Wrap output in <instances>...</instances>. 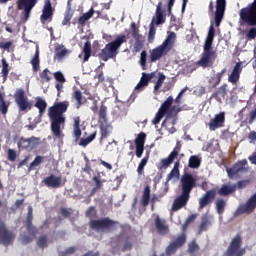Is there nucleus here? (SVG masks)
<instances>
[{
	"mask_svg": "<svg viewBox=\"0 0 256 256\" xmlns=\"http://www.w3.org/2000/svg\"><path fill=\"white\" fill-rule=\"evenodd\" d=\"M67 109H69V101L56 102L48 109V117L50 119V129L52 131V135L55 137V139L61 141V143H63V139H65L63 129H65V113H67Z\"/></svg>",
	"mask_w": 256,
	"mask_h": 256,
	"instance_id": "obj_1",
	"label": "nucleus"
},
{
	"mask_svg": "<svg viewBox=\"0 0 256 256\" xmlns=\"http://www.w3.org/2000/svg\"><path fill=\"white\" fill-rule=\"evenodd\" d=\"M181 193L174 199L172 204V211L177 212L187 207L189 199H191V191L197 186L195 178L189 174H184L180 179Z\"/></svg>",
	"mask_w": 256,
	"mask_h": 256,
	"instance_id": "obj_2",
	"label": "nucleus"
},
{
	"mask_svg": "<svg viewBox=\"0 0 256 256\" xmlns=\"http://www.w3.org/2000/svg\"><path fill=\"white\" fill-rule=\"evenodd\" d=\"M213 39H215V27L211 25L204 42L202 57L197 62V65L199 67H203V69H207V67H213L215 59H217V52L213 50Z\"/></svg>",
	"mask_w": 256,
	"mask_h": 256,
	"instance_id": "obj_3",
	"label": "nucleus"
},
{
	"mask_svg": "<svg viewBox=\"0 0 256 256\" xmlns=\"http://www.w3.org/2000/svg\"><path fill=\"white\" fill-rule=\"evenodd\" d=\"M123 43H127V36L120 34L112 42L105 45L98 54L99 59L105 62L109 61V59H117L119 49H121Z\"/></svg>",
	"mask_w": 256,
	"mask_h": 256,
	"instance_id": "obj_4",
	"label": "nucleus"
},
{
	"mask_svg": "<svg viewBox=\"0 0 256 256\" xmlns=\"http://www.w3.org/2000/svg\"><path fill=\"white\" fill-rule=\"evenodd\" d=\"M177 39V34L175 32H169L168 36L164 42L157 46L156 48L150 50L149 61L150 63H155L159 61L161 57H165L173 49L175 45V40Z\"/></svg>",
	"mask_w": 256,
	"mask_h": 256,
	"instance_id": "obj_5",
	"label": "nucleus"
},
{
	"mask_svg": "<svg viewBox=\"0 0 256 256\" xmlns=\"http://www.w3.org/2000/svg\"><path fill=\"white\" fill-rule=\"evenodd\" d=\"M119 222L112 220L109 217L101 218L98 220H91L89 227L92 231L103 232V231H115Z\"/></svg>",
	"mask_w": 256,
	"mask_h": 256,
	"instance_id": "obj_6",
	"label": "nucleus"
},
{
	"mask_svg": "<svg viewBox=\"0 0 256 256\" xmlns=\"http://www.w3.org/2000/svg\"><path fill=\"white\" fill-rule=\"evenodd\" d=\"M181 111H183L181 106H172L166 114L165 120L162 122V127H165L171 135L177 131V129H175V125H177L179 113H181Z\"/></svg>",
	"mask_w": 256,
	"mask_h": 256,
	"instance_id": "obj_7",
	"label": "nucleus"
},
{
	"mask_svg": "<svg viewBox=\"0 0 256 256\" xmlns=\"http://www.w3.org/2000/svg\"><path fill=\"white\" fill-rule=\"evenodd\" d=\"M239 17L242 23L250 27H256V0L248 4L247 7L242 8L239 12Z\"/></svg>",
	"mask_w": 256,
	"mask_h": 256,
	"instance_id": "obj_8",
	"label": "nucleus"
},
{
	"mask_svg": "<svg viewBox=\"0 0 256 256\" xmlns=\"http://www.w3.org/2000/svg\"><path fill=\"white\" fill-rule=\"evenodd\" d=\"M14 101L18 106L19 111H31V109H33V102L29 101V98L23 88H18L15 91Z\"/></svg>",
	"mask_w": 256,
	"mask_h": 256,
	"instance_id": "obj_9",
	"label": "nucleus"
},
{
	"mask_svg": "<svg viewBox=\"0 0 256 256\" xmlns=\"http://www.w3.org/2000/svg\"><path fill=\"white\" fill-rule=\"evenodd\" d=\"M243 240L241 235L237 234L230 242L229 247L227 248L224 256H243L245 255V248L241 249Z\"/></svg>",
	"mask_w": 256,
	"mask_h": 256,
	"instance_id": "obj_10",
	"label": "nucleus"
},
{
	"mask_svg": "<svg viewBox=\"0 0 256 256\" xmlns=\"http://www.w3.org/2000/svg\"><path fill=\"white\" fill-rule=\"evenodd\" d=\"M173 96H169L160 106L158 112L156 113V116L152 120L153 125H159L161 123V120L169 111H171V107L173 105Z\"/></svg>",
	"mask_w": 256,
	"mask_h": 256,
	"instance_id": "obj_11",
	"label": "nucleus"
},
{
	"mask_svg": "<svg viewBox=\"0 0 256 256\" xmlns=\"http://www.w3.org/2000/svg\"><path fill=\"white\" fill-rule=\"evenodd\" d=\"M53 15H55V8H53L51 0H44L42 14L40 15V23H42V25L51 23V21H53Z\"/></svg>",
	"mask_w": 256,
	"mask_h": 256,
	"instance_id": "obj_12",
	"label": "nucleus"
},
{
	"mask_svg": "<svg viewBox=\"0 0 256 256\" xmlns=\"http://www.w3.org/2000/svg\"><path fill=\"white\" fill-rule=\"evenodd\" d=\"M247 165V159H243L236 162L231 168H227L226 171L228 173L229 179L237 177V175L240 173H247V171H249V167Z\"/></svg>",
	"mask_w": 256,
	"mask_h": 256,
	"instance_id": "obj_13",
	"label": "nucleus"
},
{
	"mask_svg": "<svg viewBox=\"0 0 256 256\" xmlns=\"http://www.w3.org/2000/svg\"><path fill=\"white\" fill-rule=\"evenodd\" d=\"M38 0H18L17 7L19 11H23L24 21H29V17H31V11L35 5H37Z\"/></svg>",
	"mask_w": 256,
	"mask_h": 256,
	"instance_id": "obj_14",
	"label": "nucleus"
},
{
	"mask_svg": "<svg viewBox=\"0 0 256 256\" xmlns=\"http://www.w3.org/2000/svg\"><path fill=\"white\" fill-rule=\"evenodd\" d=\"M13 241H15V233L7 229L4 223L0 224V245L9 247L13 245Z\"/></svg>",
	"mask_w": 256,
	"mask_h": 256,
	"instance_id": "obj_15",
	"label": "nucleus"
},
{
	"mask_svg": "<svg viewBox=\"0 0 256 256\" xmlns=\"http://www.w3.org/2000/svg\"><path fill=\"white\" fill-rule=\"evenodd\" d=\"M227 7L226 0H216V11L214 13L215 26L219 27L225 16V9Z\"/></svg>",
	"mask_w": 256,
	"mask_h": 256,
	"instance_id": "obj_16",
	"label": "nucleus"
},
{
	"mask_svg": "<svg viewBox=\"0 0 256 256\" xmlns=\"http://www.w3.org/2000/svg\"><path fill=\"white\" fill-rule=\"evenodd\" d=\"M217 197V190L211 189L206 191V193L199 199V211H203L205 207L208 205H211L213 201H215V198Z\"/></svg>",
	"mask_w": 256,
	"mask_h": 256,
	"instance_id": "obj_17",
	"label": "nucleus"
},
{
	"mask_svg": "<svg viewBox=\"0 0 256 256\" xmlns=\"http://www.w3.org/2000/svg\"><path fill=\"white\" fill-rule=\"evenodd\" d=\"M186 241H187V238L185 234L184 233L180 234L175 241L171 242L167 246L166 255L171 256V255H174V253H177V249H179L180 247H183Z\"/></svg>",
	"mask_w": 256,
	"mask_h": 256,
	"instance_id": "obj_18",
	"label": "nucleus"
},
{
	"mask_svg": "<svg viewBox=\"0 0 256 256\" xmlns=\"http://www.w3.org/2000/svg\"><path fill=\"white\" fill-rule=\"evenodd\" d=\"M210 131H217L221 127H225V112L216 114L208 123Z\"/></svg>",
	"mask_w": 256,
	"mask_h": 256,
	"instance_id": "obj_19",
	"label": "nucleus"
},
{
	"mask_svg": "<svg viewBox=\"0 0 256 256\" xmlns=\"http://www.w3.org/2000/svg\"><path fill=\"white\" fill-rule=\"evenodd\" d=\"M154 225L158 235H167L169 233V225H167V221L165 219L156 216Z\"/></svg>",
	"mask_w": 256,
	"mask_h": 256,
	"instance_id": "obj_20",
	"label": "nucleus"
},
{
	"mask_svg": "<svg viewBox=\"0 0 256 256\" xmlns=\"http://www.w3.org/2000/svg\"><path fill=\"white\" fill-rule=\"evenodd\" d=\"M256 209V192L252 195L245 205L241 206L238 211L239 213H253Z\"/></svg>",
	"mask_w": 256,
	"mask_h": 256,
	"instance_id": "obj_21",
	"label": "nucleus"
},
{
	"mask_svg": "<svg viewBox=\"0 0 256 256\" xmlns=\"http://www.w3.org/2000/svg\"><path fill=\"white\" fill-rule=\"evenodd\" d=\"M243 71V62H238L233 67L232 72L230 73L228 77L229 83H237L241 77V73Z\"/></svg>",
	"mask_w": 256,
	"mask_h": 256,
	"instance_id": "obj_22",
	"label": "nucleus"
},
{
	"mask_svg": "<svg viewBox=\"0 0 256 256\" xmlns=\"http://www.w3.org/2000/svg\"><path fill=\"white\" fill-rule=\"evenodd\" d=\"M42 183H44V185L46 187H51L52 189H57V188L61 187V176H55L52 174L48 177H45L42 180Z\"/></svg>",
	"mask_w": 256,
	"mask_h": 256,
	"instance_id": "obj_23",
	"label": "nucleus"
},
{
	"mask_svg": "<svg viewBox=\"0 0 256 256\" xmlns=\"http://www.w3.org/2000/svg\"><path fill=\"white\" fill-rule=\"evenodd\" d=\"M227 97V84H223L213 92L210 99H215L218 103H223V99Z\"/></svg>",
	"mask_w": 256,
	"mask_h": 256,
	"instance_id": "obj_24",
	"label": "nucleus"
},
{
	"mask_svg": "<svg viewBox=\"0 0 256 256\" xmlns=\"http://www.w3.org/2000/svg\"><path fill=\"white\" fill-rule=\"evenodd\" d=\"M82 131H81V118L79 116L74 118L73 124V132L72 137L74 138L75 143L81 139Z\"/></svg>",
	"mask_w": 256,
	"mask_h": 256,
	"instance_id": "obj_25",
	"label": "nucleus"
},
{
	"mask_svg": "<svg viewBox=\"0 0 256 256\" xmlns=\"http://www.w3.org/2000/svg\"><path fill=\"white\" fill-rule=\"evenodd\" d=\"M163 2H158V5L156 7V13L154 16V25H163L165 23V15H163Z\"/></svg>",
	"mask_w": 256,
	"mask_h": 256,
	"instance_id": "obj_26",
	"label": "nucleus"
},
{
	"mask_svg": "<svg viewBox=\"0 0 256 256\" xmlns=\"http://www.w3.org/2000/svg\"><path fill=\"white\" fill-rule=\"evenodd\" d=\"M99 128H100V141H103V139H107V137L111 135V131H113V126H111L107 122H100Z\"/></svg>",
	"mask_w": 256,
	"mask_h": 256,
	"instance_id": "obj_27",
	"label": "nucleus"
},
{
	"mask_svg": "<svg viewBox=\"0 0 256 256\" xmlns=\"http://www.w3.org/2000/svg\"><path fill=\"white\" fill-rule=\"evenodd\" d=\"M155 77V72L151 73H142V77L139 81V83L136 85L135 89H143V87H147L149 85V81Z\"/></svg>",
	"mask_w": 256,
	"mask_h": 256,
	"instance_id": "obj_28",
	"label": "nucleus"
},
{
	"mask_svg": "<svg viewBox=\"0 0 256 256\" xmlns=\"http://www.w3.org/2000/svg\"><path fill=\"white\" fill-rule=\"evenodd\" d=\"M235 191H237V184H233V185L224 184L218 190V195H220L221 197H227L232 193H235Z\"/></svg>",
	"mask_w": 256,
	"mask_h": 256,
	"instance_id": "obj_29",
	"label": "nucleus"
},
{
	"mask_svg": "<svg viewBox=\"0 0 256 256\" xmlns=\"http://www.w3.org/2000/svg\"><path fill=\"white\" fill-rule=\"evenodd\" d=\"M149 201H151V186L147 184L144 187L141 198L142 207H147L149 205Z\"/></svg>",
	"mask_w": 256,
	"mask_h": 256,
	"instance_id": "obj_30",
	"label": "nucleus"
},
{
	"mask_svg": "<svg viewBox=\"0 0 256 256\" xmlns=\"http://www.w3.org/2000/svg\"><path fill=\"white\" fill-rule=\"evenodd\" d=\"M34 107L38 109L39 117H43V115H45V111H47V101H45L41 97H36V102L34 104Z\"/></svg>",
	"mask_w": 256,
	"mask_h": 256,
	"instance_id": "obj_31",
	"label": "nucleus"
},
{
	"mask_svg": "<svg viewBox=\"0 0 256 256\" xmlns=\"http://www.w3.org/2000/svg\"><path fill=\"white\" fill-rule=\"evenodd\" d=\"M173 161H175V154H169L167 158H163L157 164V169H159V171H163V169H167V167H169Z\"/></svg>",
	"mask_w": 256,
	"mask_h": 256,
	"instance_id": "obj_32",
	"label": "nucleus"
},
{
	"mask_svg": "<svg viewBox=\"0 0 256 256\" xmlns=\"http://www.w3.org/2000/svg\"><path fill=\"white\" fill-rule=\"evenodd\" d=\"M227 73V69H222L221 72H218L215 77H211L209 79L210 85H212V89H216V87L221 83V79Z\"/></svg>",
	"mask_w": 256,
	"mask_h": 256,
	"instance_id": "obj_33",
	"label": "nucleus"
},
{
	"mask_svg": "<svg viewBox=\"0 0 256 256\" xmlns=\"http://www.w3.org/2000/svg\"><path fill=\"white\" fill-rule=\"evenodd\" d=\"M93 15H95V10L91 8L88 12L84 13L82 16L79 17L78 25H80L81 27H85L87 21H89V19H91Z\"/></svg>",
	"mask_w": 256,
	"mask_h": 256,
	"instance_id": "obj_34",
	"label": "nucleus"
},
{
	"mask_svg": "<svg viewBox=\"0 0 256 256\" xmlns=\"http://www.w3.org/2000/svg\"><path fill=\"white\" fill-rule=\"evenodd\" d=\"M36 245L37 247L42 249V251L44 249H47V247H49V237L47 236V234L40 235L36 241Z\"/></svg>",
	"mask_w": 256,
	"mask_h": 256,
	"instance_id": "obj_35",
	"label": "nucleus"
},
{
	"mask_svg": "<svg viewBox=\"0 0 256 256\" xmlns=\"http://www.w3.org/2000/svg\"><path fill=\"white\" fill-rule=\"evenodd\" d=\"M211 227V220L209 219V216L207 214H204L201 217V223L199 226V234H201L203 231H207Z\"/></svg>",
	"mask_w": 256,
	"mask_h": 256,
	"instance_id": "obj_36",
	"label": "nucleus"
},
{
	"mask_svg": "<svg viewBox=\"0 0 256 256\" xmlns=\"http://www.w3.org/2000/svg\"><path fill=\"white\" fill-rule=\"evenodd\" d=\"M179 161H176L174 164L173 169L170 171V173L166 177V182L169 183L171 179H179Z\"/></svg>",
	"mask_w": 256,
	"mask_h": 256,
	"instance_id": "obj_37",
	"label": "nucleus"
},
{
	"mask_svg": "<svg viewBox=\"0 0 256 256\" xmlns=\"http://www.w3.org/2000/svg\"><path fill=\"white\" fill-rule=\"evenodd\" d=\"M45 161V157L41 156V155H37L34 160L30 163L29 167H28V171H35V169H37V167H39V165H41V163H43Z\"/></svg>",
	"mask_w": 256,
	"mask_h": 256,
	"instance_id": "obj_38",
	"label": "nucleus"
},
{
	"mask_svg": "<svg viewBox=\"0 0 256 256\" xmlns=\"http://www.w3.org/2000/svg\"><path fill=\"white\" fill-rule=\"evenodd\" d=\"M256 121V104L253 109H251L247 115V117L243 120V123L246 125H253Z\"/></svg>",
	"mask_w": 256,
	"mask_h": 256,
	"instance_id": "obj_39",
	"label": "nucleus"
},
{
	"mask_svg": "<svg viewBox=\"0 0 256 256\" xmlns=\"http://www.w3.org/2000/svg\"><path fill=\"white\" fill-rule=\"evenodd\" d=\"M71 51L65 48V46L60 45L55 48V57L57 59H64L66 55H69Z\"/></svg>",
	"mask_w": 256,
	"mask_h": 256,
	"instance_id": "obj_40",
	"label": "nucleus"
},
{
	"mask_svg": "<svg viewBox=\"0 0 256 256\" xmlns=\"http://www.w3.org/2000/svg\"><path fill=\"white\" fill-rule=\"evenodd\" d=\"M188 167H190V169H199V167H201V158L197 155L190 156Z\"/></svg>",
	"mask_w": 256,
	"mask_h": 256,
	"instance_id": "obj_41",
	"label": "nucleus"
},
{
	"mask_svg": "<svg viewBox=\"0 0 256 256\" xmlns=\"http://www.w3.org/2000/svg\"><path fill=\"white\" fill-rule=\"evenodd\" d=\"M82 53L84 55L83 63H87V61H89V58L91 57V53H92L91 42L87 41V42L84 43Z\"/></svg>",
	"mask_w": 256,
	"mask_h": 256,
	"instance_id": "obj_42",
	"label": "nucleus"
},
{
	"mask_svg": "<svg viewBox=\"0 0 256 256\" xmlns=\"http://www.w3.org/2000/svg\"><path fill=\"white\" fill-rule=\"evenodd\" d=\"M95 137H97V131H94L92 134H90L86 138H81L78 145H80V147H87L89 143H92V141H95Z\"/></svg>",
	"mask_w": 256,
	"mask_h": 256,
	"instance_id": "obj_43",
	"label": "nucleus"
},
{
	"mask_svg": "<svg viewBox=\"0 0 256 256\" xmlns=\"http://www.w3.org/2000/svg\"><path fill=\"white\" fill-rule=\"evenodd\" d=\"M156 33L157 30L155 29V18H152V21L149 25L148 43H153V41H155Z\"/></svg>",
	"mask_w": 256,
	"mask_h": 256,
	"instance_id": "obj_44",
	"label": "nucleus"
},
{
	"mask_svg": "<svg viewBox=\"0 0 256 256\" xmlns=\"http://www.w3.org/2000/svg\"><path fill=\"white\" fill-rule=\"evenodd\" d=\"M215 205L218 215H223L225 213V207L227 205V202H225L223 198H218L215 202Z\"/></svg>",
	"mask_w": 256,
	"mask_h": 256,
	"instance_id": "obj_45",
	"label": "nucleus"
},
{
	"mask_svg": "<svg viewBox=\"0 0 256 256\" xmlns=\"http://www.w3.org/2000/svg\"><path fill=\"white\" fill-rule=\"evenodd\" d=\"M157 78V81L155 83L154 86V91H159L161 89V87H163V83L165 82V74L159 72L158 74H155V76Z\"/></svg>",
	"mask_w": 256,
	"mask_h": 256,
	"instance_id": "obj_46",
	"label": "nucleus"
},
{
	"mask_svg": "<svg viewBox=\"0 0 256 256\" xmlns=\"http://www.w3.org/2000/svg\"><path fill=\"white\" fill-rule=\"evenodd\" d=\"M40 60H39V49H36V52L34 54V57L31 60V65L33 67V72L37 73V71H39L40 69Z\"/></svg>",
	"mask_w": 256,
	"mask_h": 256,
	"instance_id": "obj_47",
	"label": "nucleus"
},
{
	"mask_svg": "<svg viewBox=\"0 0 256 256\" xmlns=\"http://www.w3.org/2000/svg\"><path fill=\"white\" fill-rule=\"evenodd\" d=\"M72 99L77 103V109L83 105V93L81 90H76L72 94Z\"/></svg>",
	"mask_w": 256,
	"mask_h": 256,
	"instance_id": "obj_48",
	"label": "nucleus"
},
{
	"mask_svg": "<svg viewBox=\"0 0 256 256\" xmlns=\"http://www.w3.org/2000/svg\"><path fill=\"white\" fill-rule=\"evenodd\" d=\"M71 19H73V11L71 8H69L65 13H64V19L62 20V25H68V27L71 26Z\"/></svg>",
	"mask_w": 256,
	"mask_h": 256,
	"instance_id": "obj_49",
	"label": "nucleus"
},
{
	"mask_svg": "<svg viewBox=\"0 0 256 256\" xmlns=\"http://www.w3.org/2000/svg\"><path fill=\"white\" fill-rule=\"evenodd\" d=\"M149 162V155H146L139 163L137 168L138 175H143L145 173V166Z\"/></svg>",
	"mask_w": 256,
	"mask_h": 256,
	"instance_id": "obj_50",
	"label": "nucleus"
},
{
	"mask_svg": "<svg viewBox=\"0 0 256 256\" xmlns=\"http://www.w3.org/2000/svg\"><path fill=\"white\" fill-rule=\"evenodd\" d=\"M139 65L142 71H147V51L143 50L140 54Z\"/></svg>",
	"mask_w": 256,
	"mask_h": 256,
	"instance_id": "obj_51",
	"label": "nucleus"
},
{
	"mask_svg": "<svg viewBox=\"0 0 256 256\" xmlns=\"http://www.w3.org/2000/svg\"><path fill=\"white\" fill-rule=\"evenodd\" d=\"M1 75L3 77V81H7V77L9 76V63L5 58L2 59V71Z\"/></svg>",
	"mask_w": 256,
	"mask_h": 256,
	"instance_id": "obj_52",
	"label": "nucleus"
},
{
	"mask_svg": "<svg viewBox=\"0 0 256 256\" xmlns=\"http://www.w3.org/2000/svg\"><path fill=\"white\" fill-rule=\"evenodd\" d=\"M28 142L30 145V151H33V149H37L38 145H41V138L32 136L28 138Z\"/></svg>",
	"mask_w": 256,
	"mask_h": 256,
	"instance_id": "obj_53",
	"label": "nucleus"
},
{
	"mask_svg": "<svg viewBox=\"0 0 256 256\" xmlns=\"http://www.w3.org/2000/svg\"><path fill=\"white\" fill-rule=\"evenodd\" d=\"M145 139H147V134H145V132H141L136 137L134 143L136 146L145 147Z\"/></svg>",
	"mask_w": 256,
	"mask_h": 256,
	"instance_id": "obj_54",
	"label": "nucleus"
},
{
	"mask_svg": "<svg viewBox=\"0 0 256 256\" xmlns=\"http://www.w3.org/2000/svg\"><path fill=\"white\" fill-rule=\"evenodd\" d=\"M99 119L101 120V123H107V106L101 105L99 109Z\"/></svg>",
	"mask_w": 256,
	"mask_h": 256,
	"instance_id": "obj_55",
	"label": "nucleus"
},
{
	"mask_svg": "<svg viewBox=\"0 0 256 256\" xmlns=\"http://www.w3.org/2000/svg\"><path fill=\"white\" fill-rule=\"evenodd\" d=\"M32 223H33V208L29 207L27 218H26L27 231H31V229H33Z\"/></svg>",
	"mask_w": 256,
	"mask_h": 256,
	"instance_id": "obj_56",
	"label": "nucleus"
},
{
	"mask_svg": "<svg viewBox=\"0 0 256 256\" xmlns=\"http://www.w3.org/2000/svg\"><path fill=\"white\" fill-rule=\"evenodd\" d=\"M40 79L42 81V83H49L51 81V71H49V69H44L41 73H40Z\"/></svg>",
	"mask_w": 256,
	"mask_h": 256,
	"instance_id": "obj_57",
	"label": "nucleus"
},
{
	"mask_svg": "<svg viewBox=\"0 0 256 256\" xmlns=\"http://www.w3.org/2000/svg\"><path fill=\"white\" fill-rule=\"evenodd\" d=\"M85 217H87L88 219H95V217H97V209L95 208V206H90L87 209Z\"/></svg>",
	"mask_w": 256,
	"mask_h": 256,
	"instance_id": "obj_58",
	"label": "nucleus"
},
{
	"mask_svg": "<svg viewBox=\"0 0 256 256\" xmlns=\"http://www.w3.org/2000/svg\"><path fill=\"white\" fill-rule=\"evenodd\" d=\"M131 29L133 39H143V36L139 34V28H137V24H135V22L131 23Z\"/></svg>",
	"mask_w": 256,
	"mask_h": 256,
	"instance_id": "obj_59",
	"label": "nucleus"
},
{
	"mask_svg": "<svg viewBox=\"0 0 256 256\" xmlns=\"http://www.w3.org/2000/svg\"><path fill=\"white\" fill-rule=\"evenodd\" d=\"M143 49V38L135 39V43L133 46V53H139Z\"/></svg>",
	"mask_w": 256,
	"mask_h": 256,
	"instance_id": "obj_60",
	"label": "nucleus"
},
{
	"mask_svg": "<svg viewBox=\"0 0 256 256\" xmlns=\"http://www.w3.org/2000/svg\"><path fill=\"white\" fill-rule=\"evenodd\" d=\"M18 147H22V149L30 151L29 138H20L18 141Z\"/></svg>",
	"mask_w": 256,
	"mask_h": 256,
	"instance_id": "obj_61",
	"label": "nucleus"
},
{
	"mask_svg": "<svg viewBox=\"0 0 256 256\" xmlns=\"http://www.w3.org/2000/svg\"><path fill=\"white\" fill-rule=\"evenodd\" d=\"M197 251H199V245L196 241L191 242L188 247V253L190 255H195Z\"/></svg>",
	"mask_w": 256,
	"mask_h": 256,
	"instance_id": "obj_62",
	"label": "nucleus"
},
{
	"mask_svg": "<svg viewBox=\"0 0 256 256\" xmlns=\"http://www.w3.org/2000/svg\"><path fill=\"white\" fill-rule=\"evenodd\" d=\"M11 47H13V41H7V42H0V49H3L4 51H7L8 53H11Z\"/></svg>",
	"mask_w": 256,
	"mask_h": 256,
	"instance_id": "obj_63",
	"label": "nucleus"
},
{
	"mask_svg": "<svg viewBox=\"0 0 256 256\" xmlns=\"http://www.w3.org/2000/svg\"><path fill=\"white\" fill-rule=\"evenodd\" d=\"M255 38H256V27H252L247 32L246 39H248V41H253V39Z\"/></svg>",
	"mask_w": 256,
	"mask_h": 256,
	"instance_id": "obj_64",
	"label": "nucleus"
}]
</instances>
